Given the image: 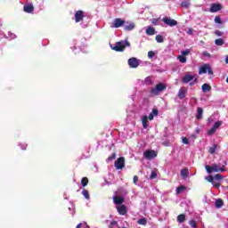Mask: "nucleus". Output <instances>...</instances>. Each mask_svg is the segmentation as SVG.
<instances>
[{
  "mask_svg": "<svg viewBox=\"0 0 228 228\" xmlns=\"http://www.w3.org/2000/svg\"><path fill=\"white\" fill-rule=\"evenodd\" d=\"M203 56H207L208 58H211V53L208 52H203Z\"/></svg>",
  "mask_w": 228,
  "mask_h": 228,
  "instance_id": "nucleus-50",
  "label": "nucleus"
},
{
  "mask_svg": "<svg viewBox=\"0 0 228 228\" xmlns=\"http://www.w3.org/2000/svg\"><path fill=\"white\" fill-rule=\"evenodd\" d=\"M193 79H195V75L186 74L183 77H182V83L186 85L190 83V81H193Z\"/></svg>",
  "mask_w": 228,
  "mask_h": 228,
  "instance_id": "nucleus-13",
  "label": "nucleus"
},
{
  "mask_svg": "<svg viewBox=\"0 0 228 228\" xmlns=\"http://www.w3.org/2000/svg\"><path fill=\"white\" fill-rule=\"evenodd\" d=\"M182 142H183V143H184L185 145H188V143H190V140L188 139V137H183V138H182Z\"/></svg>",
  "mask_w": 228,
  "mask_h": 228,
  "instance_id": "nucleus-43",
  "label": "nucleus"
},
{
  "mask_svg": "<svg viewBox=\"0 0 228 228\" xmlns=\"http://www.w3.org/2000/svg\"><path fill=\"white\" fill-rule=\"evenodd\" d=\"M205 168L208 174H213V172H225V166L220 167L218 164H212V166L206 165Z\"/></svg>",
  "mask_w": 228,
  "mask_h": 228,
  "instance_id": "nucleus-2",
  "label": "nucleus"
},
{
  "mask_svg": "<svg viewBox=\"0 0 228 228\" xmlns=\"http://www.w3.org/2000/svg\"><path fill=\"white\" fill-rule=\"evenodd\" d=\"M82 195H84L85 199H86L87 200H90V193L88 192V190L84 189L82 191Z\"/></svg>",
  "mask_w": 228,
  "mask_h": 228,
  "instance_id": "nucleus-29",
  "label": "nucleus"
},
{
  "mask_svg": "<svg viewBox=\"0 0 228 228\" xmlns=\"http://www.w3.org/2000/svg\"><path fill=\"white\" fill-rule=\"evenodd\" d=\"M117 158V153H112L111 156H110L108 159H107V163H110V161H113V159H116Z\"/></svg>",
  "mask_w": 228,
  "mask_h": 228,
  "instance_id": "nucleus-33",
  "label": "nucleus"
},
{
  "mask_svg": "<svg viewBox=\"0 0 228 228\" xmlns=\"http://www.w3.org/2000/svg\"><path fill=\"white\" fill-rule=\"evenodd\" d=\"M185 220H186V216L184 214H181L177 216V222H179V224L184 223Z\"/></svg>",
  "mask_w": 228,
  "mask_h": 228,
  "instance_id": "nucleus-24",
  "label": "nucleus"
},
{
  "mask_svg": "<svg viewBox=\"0 0 228 228\" xmlns=\"http://www.w3.org/2000/svg\"><path fill=\"white\" fill-rule=\"evenodd\" d=\"M149 120H154V114H152L151 112L150 113L149 117H148Z\"/></svg>",
  "mask_w": 228,
  "mask_h": 228,
  "instance_id": "nucleus-53",
  "label": "nucleus"
},
{
  "mask_svg": "<svg viewBox=\"0 0 228 228\" xmlns=\"http://www.w3.org/2000/svg\"><path fill=\"white\" fill-rule=\"evenodd\" d=\"M155 56H156V53H154V51L148 52V58L152 59Z\"/></svg>",
  "mask_w": 228,
  "mask_h": 228,
  "instance_id": "nucleus-38",
  "label": "nucleus"
},
{
  "mask_svg": "<svg viewBox=\"0 0 228 228\" xmlns=\"http://www.w3.org/2000/svg\"><path fill=\"white\" fill-rule=\"evenodd\" d=\"M128 65L130 69H138L140 66V61L135 57H132L128 59Z\"/></svg>",
  "mask_w": 228,
  "mask_h": 228,
  "instance_id": "nucleus-5",
  "label": "nucleus"
},
{
  "mask_svg": "<svg viewBox=\"0 0 228 228\" xmlns=\"http://www.w3.org/2000/svg\"><path fill=\"white\" fill-rule=\"evenodd\" d=\"M188 175H190V170L188 168H183L180 171V176L182 179H188Z\"/></svg>",
  "mask_w": 228,
  "mask_h": 228,
  "instance_id": "nucleus-16",
  "label": "nucleus"
},
{
  "mask_svg": "<svg viewBox=\"0 0 228 228\" xmlns=\"http://www.w3.org/2000/svg\"><path fill=\"white\" fill-rule=\"evenodd\" d=\"M115 225H118V223L117 221L113 220L110 222L109 228H113V227H115Z\"/></svg>",
  "mask_w": 228,
  "mask_h": 228,
  "instance_id": "nucleus-40",
  "label": "nucleus"
},
{
  "mask_svg": "<svg viewBox=\"0 0 228 228\" xmlns=\"http://www.w3.org/2000/svg\"><path fill=\"white\" fill-rule=\"evenodd\" d=\"M206 181L208 183H215V176L209 175L208 176L206 177Z\"/></svg>",
  "mask_w": 228,
  "mask_h": 228,
  "instance_id": "nucleus-34",
  "label": "nucleus"
},
{
  "mask_svg": "<svg viewBox=\"0 0 228 228\" xmlns=\"http://www.w3.org/2000/svg\"><path fill=\"white\" fill-rule=\"evenodd\" d=\"M133 181L134 184H136L138 183V175H134Z\"/></svg>",
  "mask_w": 228,
  "mask_h": 228,
  "instance_id": "nucleus-51",
  "label": "nucleus"
},
{
  "mask_svg": "<svg viewBox=\"0 0 228 228\" xmlns=\"http://www.w3.org/2000/svg\"><path fill=\"white\" fill-rule=\"evenodd\" d=\"M116 170H122L126 167V159L124 157H119L114 163Z\"/></svg>",
  "mask_w": 228,
  "mask_h": 228,
  "instance_id": "nucleus-4",
  "label": "nucleus"
},
{
  "mask_svg": "<svg viewBox=\"0 0 228 228\" xmlns=\"http://www.w3.org/2000/svg\"><path fill=\"white\" fill-rule=\"evenodd\" d=\"M207 72L210 75H213V69H211V67H209L208 64H204L200 68L199 74H206Z\"/></svg>",
  "mask_w": 228,
  "mask_h": 228,
  "instance_id": "nucleus-8",
  "label": "nucleus"
},
{
  "mask_svg": "<svg viewBox=\"0 0 228 228\" xmlns=\"http://www.w3.org/2000/svg\"><path fill=\"white\" fill-rule=\"evenodd\" d=\"M189 224L191 225V227L197 228V222L195 220H191L189 222Z\"/></svg>",
  "mask_w": 228,
  "mask_h": 228,
  "instance_id": "nucleus-39",
  "label": "nucleus"
},
{
  "mask_svg": "<svg viewBox=\"0 0 228 228\" xmlns=\"http://www.w3.org/2000/svg\"><path fill=\"white\" fill-rule=\"evenodd\" d=\"M193 28H189L188 31H187V35H193Z\"/></svg>",
  "mask_w": 228,
  "mask_h": 228,
  "instance_id": "nucleus-49",
  "label": "nucleus"
},
{
  "mask_svg": "<svg viewBox=\"0 0 228 228\" xmlns=\"http://www.w3.org/2000/svg\"><path fill=\"white\" fill-rule=\"evenodd\" d=\"M181 6H183V8H189L190 7V3L182 2Z\"/></svg>",
  "mask_w": 228,
  "mask_h": 228,
  "instance_id": "nucleus-45",
  "label": "nucleus"
},
{
  "mask_svg": "<svg viewBox=\"0 0 228 228\" xmlns=\"http://www.w3.org/2000/svg\"><path fill=\"white\" fill-rule=\"evenodd\" d=\"M188 54H190V50H185V51L182 52V56H183V57L188 56Z\"/></svg>",
  "mask_w": 228,
  "mask_h": 228,
  "instance_id": "nucleus-48",
  "label": "nucleus"
},
{
  "mask_svg": "<svg viewBox=\"0 0 228 228\" xmlns=\"http://www.w3.org/2000/svg\"><path fill=\"white\" fill-rule=\"evenodd\" d=\"M81 225H82V224L80 223V224H78L76 226V228H81Z\"/></svg>",
  "mask_w": 228,
  "mask_h": 228,
  "instance_id": "nucleus-56",
  "label": "nucleus"
},
{
  "mask_svg": "<svg viewBox=\"0 0 228 228\" xmlns=\"http://www.w3.org/2000/svg\"><path fill=\"white\" fill-rule=\"evenodd\" d=\"M197 83V78H195L194 80H193V82H190L189 83V86H193V85H195Z\"/></svg>",
  "mask_w": 228,
  "mask_h": 228,
  "instance_id": "nucleus-54",
  "label": "nucleus"
},
{
  "mask_svg": "<svg viewBox=\"0 0 228 228\" xmlns=\"http://www.w3.org/2000/svg\"><path fill=\"white\" fill-rule=\"evenodd\" d=\"M144 85H147V86L152 85V77H147L144 79Z\"/></svg>",
  "mask_w": 228,
  "mask_h": 228,
  "instance_id": "nucleus-30",
  "label": "nucleus"
},
{
  "mask_svg": "<svg viewBox=\"0 0 228 228\" xmlns=\"http://www.w3.org/2000/svg\"><path fill=\"white\" fill-rule=\"evenodd\" d=\"M201 89L204 93L211 92V86H209V84H203Z\"/></svg>",
  "mask_w": 228,
  "mask_h": 228,
  "instance_id": "nucleus-21",
  "label": "nucleus"
},
{
  "mask_svg": "<svg viewBox=\"0 0 228 228\" xmlns=\"http://www.w3.org/2000/svg\"><path fill=\"white\" fill-rule=\"evenodd\" d=\"M187 94H188V88L181 87L177 94L178 99H184V97H186Z\"/></svg>",
  "mask_w": 228,
  "mask_h": 228,
  "instance_id": "nucleus-12",
  "label": "nucleus"
},
{
  "mask_svg": "<svg viewBox=\"0 0 228 228\" xmlns=\"http://www.w3.org/2000/svg\"><path fill=\"white\" fill-rule=\"evenodd\" d=\"M27 148H28V144H23L21 147L22 151H26Z\"/></svg>",
  "mask_w": 228,
  "mask_h": 228,
  "instance_id": "nucleus-55",
  "label": "nucleus"
},
{
  "mask_svg": "<svg viewBox=\"0 0 228 228\" xmlns=\"http://www.w3.org/2000/svg\"><path fill=\"white\" fill-rule=\"evenodd\" d=\"M216 149H218V144H213V145L208 149L209 154H215V152H216Z\"/></svg>",
  "mask_w": 228,
  "mask_h": 228,
  "instance_id": "nucleus-22",
  "label": "nucleus"
},
{
  "mask_svg": "<svg viewBox=\"0 0 228 228\" xmlns=\"http://www.w3.org/2000/svg\"><path fill=\"white\" fill-rule=\"evenodd\" d=\"M215 22H216V24H222V18H220V16H216V17L215 18Z\"/></svg>",
  "mask_w": 228,
  "mask_h": 228,
  "instance_id": "nucleus-41",
  "label": "nucleus"
},
{
  "mask_svg": "<svg viewBox=\"0 0 228 228\" xmlns=\"http://www.w3.org/2000/svg\"><path fill=\"white\" fill-rule=\"evenodd\" d=\"M162 21L164 22V24H167V26H170V28H174V26H177V20L172 18L165 17L162 19Z\"/></svg>",
  "mask_w": 228,
  "mask_h": 228,
  "instance_id": "nucleus-7",
  "label": "nucleus"
},
{
  "mask_svg": "<svg viewBox=\"0 0 228 228\" xmlns=\"http://www.w3.org/2000/svg\"><path fill=\"white\" fill-rule=\"evenodd\" d=\"M126 47H131V43L127 40L117 42L114 46H111V49L116 53H124Z\"/></svg>",
  "mask_w": 228,
  "mask_h": 228,
  "instance_id": "nucleus-1",
  "label": "nucleus"
},
{
  "mask_svg": "<svg viewBox=\"0 0 228 228\" xmlns=\"http://www.w3.org/2000/svg\"><path fill=\"white\" fill-rule=\"evenodd\" d=\"M212 184L215 188H220V183L214 182Z\"/></svg>",
  "mask_w": 228,
  "mask_h": 228,
  "instance_id": "nucleus-52",
  "label": "nucleus"
},
{
  "mask_svg": "<svg viewBox=\"0 0 228 228\" xmlns=\"http://www.w3.org/2000/svg\"><path fill=\"white\" fill-rule=\"evenodd\" d=\"M225 63H228V56L225 59Z\"/></svg>",
  "mask_w": 228,
  "mask_h": 228,
  "instance_id": "nucleus-57",
  "label": "nucleus"
},
{
  "mask_svg": "<svg viewBox=\"0 0 228 228\" xmlns=\"http://www.w3.org/2000/svg\"><path fill=\"white\" fill-rule=\"evenodd\" d=\"M142 124L143 129H147V127H149V116L147 115L142 116Z\"/></svg>",
  "mask_w": 228,
  "mask_h": 228,
  "instance_id": "nucleus-17",
  "label": "nucleus"
},
{
  "mask_svg": "<svg viewBox=\"0 0 228 228\" xmlns=\"http://www.w3.org/2000/svg\"><path fill=\"white\" fill-rule=\"evenodd\" d=\"M23 10L26 13H33L35 7L32 4H26L24 5Z\"/></svg>",
  "mask_w": 228,
  "mask_h": 228,
  "instance_id": "nucleus-18",
  "label": "nucleus"
},
{
  "mask_svg": "<svg viewBox=\"0 0 228 228\" xmlns=\"http://www.w3.org/2000/svg\"><path fill=\"white\" fill-rule=\"evenodd\" d=\"M215 44L216 45H224V44H225V41L224 40V38H217L215 40Z\"/></svg>",
  "mask_w": 228,
  "mask_h": 228,
  "instance_id": "nucleus-28",
  "label": "nucleus"
},
{
  "mask_svg": "<svg viewBox=\"0 0 228 228\" xmlns=\"http://www.w3.org/2000/svg\"><path fill=\"white\" fill-rule=\"evenodd\" d=\"M220 126H222V121H216L212 127L216 131Z\"/></svg>",
  "mask_w": 228,
  "mask_h": 228,
  "instance_id": "nucleus-35",
  "label": "nucleus"
},
{
  "mask_svg": "<svg viewBox=\"0 0 228 228\" xmlns=\"http://www.w3.org/2000/svg\"><path fill=\"white\" fill-rule=\"evenodd\" d=\"M222 10V4H212L210 7V12L212 13H215L216 12H220Z\"/></svg>",
  "mask_w": 228,
  "mask_h": 228,
  "instance_id": "nucleus-14",
  "label": "nucleus"
},
{
  "mask_svg": "<svg viewBox=\"0 0 228 228\" xmlns=\"http://www.w3.org/2000/svg\"><path fill=\"white\" fill-rule=\"evenodd\" d=\"M85 19V12L78 10L75 12V22H81Z\"/></svg>",
  "mask_w": 228,
  "mask_h": 228,
  "instance_id": "nucleus-9",
  "label": "nucleus"
},
{
  "mask_svg": "<svg viewBox=\"0 0 228 228\" xmlns=\"http://www.w3.org/2000/svg\"><path fill=\"white\" fill-rule=\"evenodd\" d=\"M137 224L139 225H147V218H141L137 221Z\"/></svg>",
  "mask_w": 228,
  "mask_h": 228,
  "instance_id": "nucleus-31",
  "label": "nucleus"
},
{
  "mask_svg": "<svg viewBox=\"0 0 228 228\" xmlns=\"http://www.w3.org/2000/svg\"><path fill=\"white\" fill-rule=\"evenodd\" d=\"M146 35H148L149 37H152V35H156V28H154V27H148L146 28Z\"/></svg>",
  "mask_w": 228,
  "mask_h": 228,
  "instance_id": "nucleus-19",
  "label": "nucleus"
},
{
  "mask_svg": "<svg viewBox=\"0 0 228 228\" xmlns=\"http://www.w3.org/2000/svg\"><path fill=\"white\" fill-rule=\"evenodd\" d=\"M214 179H216V181H222V179H224V176L220 174H216L215 175Z\"/></svg>",
  "mask_w": 228,
  "mask_h": 228,
  "instance_id": "nucleus-37",
  "label": "nucleus"
},
{
  "mask_svg": "<svg viewBox=\"0 0 228 228\" xmlns=\"http://www.w3.org/2000/svg\"><path fill=\"white\" fill-rule=\"evenodd\" d=\"M177 58L180 63H186V58L183 55H179Z\"/></svg>",
  "mask_w": 228,
  "mask_h": 228,
  "instance_id": "nucleus-36",
  "label": "nucleus"
},
{
  "mask_svg": "<svg viewBox=\"0 0 228 228\" xmlns=\"http://www.w3.org/2000/svg\"><path fill=\"white\" fill-rule=\"evenodd\" d=\"M156 177H158V174L155 171H152L150 179H156Z\"/></svg>",
  "mask_w": 228,
  "mask_h": 228,
  "instance_id": "nucleus-44",
  "label": "nucleus"
},
{
  "mask_svg": "<svg viewBox=\"0 0 228 228\" xmlns=\"http://www.w3.org/2000/svg\"><path fill=\"white\" fill-rule=\"evenodd\" d=\"M186 190V186L181 185L176 188V195H180V193H183Z\"/></svg>",
  "mask_w": 228,
  "mask_h": 228,
  "instance_id": "nucleus-25",
  "label": "nucleus"
},
{
  "mask_svg": "<svg viewBox=\"0 0 228 228\" xmlns=\"http://www.w3.org/2000/svg\"><path fill=\"white\" fill-rule=\"evenodd\" d=\"M158 22V20H153V24H156Z\"/></svg>",
  "mask_w": 228,
  "mask_h": 228,
  "instance_id": "nucleus-58",
  "label": "nucleus"
},
{
  "mask_svg": "<svg viewBox=\"0 0 228 228\" xmlns=\"http://www.w3.org/2000/svg\"><path fill=\"white\" fill-rule=\"evenodd\" d=\"M117 211L118 215L124 216V215H127V207H126V205H119L117 207Z\"/></svg>",
  "mask_w": 228,
  "mask_h": 228,
  "instance_id": "nucleus-11",
  "label": "nucleus"
},
{
  "mask_svg": "<svg viewBox=\"0 0 228 228\" xmlns=\"http://www.w3.org/2000/svg\"><path fill=\"white\" fill-rule=\"evenodd\" d=\"M156 42H158V44H163L165 42V39L163 38V36L161 35H157L155 37Z\"/></svg>",
  "mask_w": 228,
  "mask_h": 228,
  "instance_id": "nucleus-27",
  "label": "nucleus"
},
{
  "mask_svg": "<svg viewBox=\"0 0 228 228\" xmlns=\"http://www.w3.org/2000/svg\"><path fill=\"white\" fill-rule=\"evenodd\" d=\"M81 184H82V186H88V177H83L82 179H81Z\"/></svg>",
  "mask_w": 228,
  "mask_h": 228,
  "instance_id": "nucleus-32",
  "label": "nucleus"
},
{
  "mask_svg": "<svg viewBox=\"0 0 228 228\" xmlns=\"http://www.w3.org/2000/svg\"><path fill=\"white\" fill-rule=\"evenodd\" d=\"M134 23H130L128 25H126L124 28L126 31H133V29H134Z\"/></svg>",
  "mask_w": 228,
  "mask_h": 228,
  "instance_id": "nucleus-26",
  "label": "nucleus"
},
{
  "mask_svg": "<svg viewBox=\"0 0 228 228\" xmlns=\"http://www.w3.org/2000/svg\"><path fill=\"white\" fill-rule=\"evenodd\" d=\"M124 198L120 196H114L113 197V202L114 204H117L118 206H122L124 204Z\"/></svg>",
  "mask_w": 228,
  "mask_h": 228,
  "instance_id": "nucleus-15",
  "label": "nucleus"
},
{
  "mask_svg": "<svg viewBox=\"0 0 228 228\" xmlns=\"http://www.w3.org/2000/svg\"><path fill=\"white\" fill-rule=\"evenodd\" d=\"M143 156L146 159H154V158H157L158 152L154 150H148L144 151Z\"/></svg>",
  "mask_w": 228,
  "mask_h": 228,
  "instance_id": "nucleus-6",
  "label": "nucleus"
},
{
  "mask_svg": "<svg viewBox=\"0 0 228 228\" xmlns=\"http://www.w3.org/2000/svg\"><path fill=\"white\" fill-rule=\"evenodd\" d=\"M123 228H127V227H126V226H123Z\"/></svg>",
  "mask_w": 228,
  "mask_h": 228,
  "instance_id": "nucleus-59",
  "label": "nucleus"
},
{
  "mask_svg": "<svg viewBox=\"0 0 228 228\" xmlns=\"http://www.w3.org/2000/svg\"><path fill=\"white\" fill-rule=\"evenodd\" d=\"M126 24V20L116 18L112 23L113 28H122Z\"/></svg>",
  "mask_w": 228,
  "mask_h": 228,
  "instance_id": "nucleus-10",
  "label": "nucleus"
},
{
  "mask_svg": "<svg viewBox=\"0 0 228 228\" xmlns=\"http://www.w3.org/2000/svg\"><path fill=\"white\" fill-rule=\"evenodd\" d=\"M203 113H204V110H203L202 108L199 107V108H198V113H197V115H196V118H197L198 120L202 119V114H203Z\"/></svg>",
  "mask_w": 228,
  "mask_h": 228,
  "instance_id": "nucleus-20",
  "label": "nucleus"
},
{
  "mask_svg": "<svg viewBox=\"0 0 228 228\" xmlns=\"http://www.w3.org/2000/svg\"><path fill=\"white\" fill-rule=\"evenodd\" d=\"M167 90V86L163 83H159L155 86L154 88H151L150 94L151 95H159L160 92Z\"/></svg>",
  "mask_w": 228,
  "mask_h": 228,
  "instance_id": "nucleus-3",
  "label": "nucleus"
},
{
  "mask_svg": "<svg viewBox=\"0 0 228 228\" xmlns=\"http://www.w3.org/2000/svg\"><path fill=\"white\" fill-rule=\"evenodd\" d=\"M151 113L154 117H158V115H159V111L158 110V109H152Z\"/></svg>",
  "mask_w": 228,
  "mask_h": 228,
  "instance_id": "nucleus-42",
  "label": "nucleus"
},
{
  "mask_svg": "<svg viewBox=\"0 0 228 228\" xmlns=\"http://www.w3.org/2000/svg\"><path fill=\"white\" fill-rule=\"evenodd\" d=\"M223 206H224V200L217 199L216 200V208H217V209H220V208H222Z\"/></svg>",
  "mask_w": 228,
  "mask_h": 228,
  "instance_id": "nucleus-23",
  "label": "nucleus"
},
{
  "mask_svg": "<svg viewBox=\"0 0 228 228\" xmlns=\"http://www.w3.org/2000/svg\"><path fill=\"white\" fill-rule=\"evenodd\" d=\"M215 133H216V130L212 126V128L210 130H208V134H215Z\"/></svg>",
  "mask_w": 228,
  "mask_h": 228,
  "instance_id": "nucleus-47",
  "label": "nucleus"
},
{
  "mask_svg": "<svg viewBox=\"0 0 228 228\" xmlns=\"http://www.w3.org/2000/svg\"><path fill=\"white\" fill-rule=\"evenodd\" d=\"M215 35H216V37H223L224 36V32H222L220 30H216L215 31Z\"/></svg>",
  "mask_w": 228,
  "mask_h": 228,
  "instance_id": "nucleus-46",
  "label": "nucleus"
}]
</instances>
